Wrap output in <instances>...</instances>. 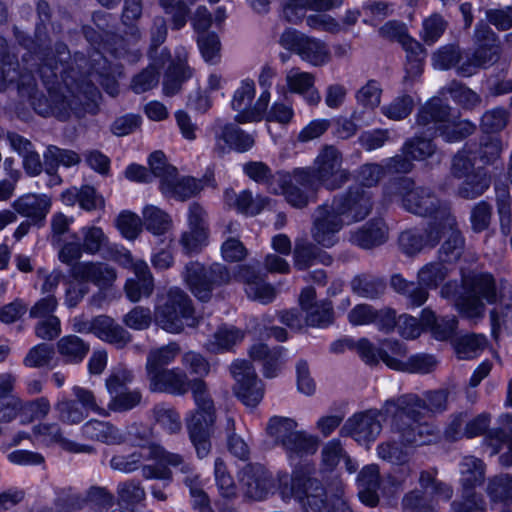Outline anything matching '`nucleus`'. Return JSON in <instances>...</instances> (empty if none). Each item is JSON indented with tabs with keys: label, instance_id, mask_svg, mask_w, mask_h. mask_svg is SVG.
<instances>
[{
	"label": "nucleus",
	"instance_id": "nucleus-1",
	"mask_svg": "<svg viewBox=\"0 0 512 512\" xmlns=\"http://www.w3.org/2000/svg\"><path fill=\"white\" fill-rule=\"evenodd\" d=\"M298 423L288 417L273 416L266 427L268 436L285 451L290 465L291 476H279L282 498L296 499L317 512H353L344 499V484L337 480L328 488L312 478L314 465L307 460L318 450L319 440L304 430H298Z\"/></svg>",
	"mask_w": 512,
	"mask_h": 512
},
{
	"label": "nucleus",
	"instance_id": "nucleus-2",
	"mask_svg": "<svg viewBox=\"0 0 512 512\" xmlns=\"http://www.w3.org/2000/svg\"><path fill=\"white\" fill-rule=\"evenodd\" d=\"M69 58V51L63 43L57 44L55 51L29 55V59L24 56L27 66L30 60L40 61L37 73L49 91V105L42 103L41 99L34 104L38 114L65 120L72 112L78 113L80 105L86 101L95 102L98 98V89L91 81L83 75L78 76L73 68L68 70L66 61Z\"/></svg>",
	"mask_w": 512,
	"mask_h": 512
},
{
	"label": "nucleus",
	"instance_id": "nucleus-3",
	"mask_svg": "<svg viewBox=\"0 0 512 512\" xmlns=\"http://www.w3.org/2000/svg\"><path fill=\"white\" fill-rule=\"evenodd\" d=\"M373 200L362 187L350 188L334 198L331 205H321L316 210L313 238L324 247L335 243V234L345 224L364 220L372 211Z\"/></svg>",
	"mask_w": 512,
	"mask_h": 512
},
{
	"label": "nucleus",
	"instance_id": "nucleus-4",
	"mask_svg": "<svg viewBox=\"0 0 512 512\" xmlns=\"http://www.w3.org/2000/svg\"><path fill=\"white\" fill-rule=\"evenodd\" d=\"M384 196L390 202L398 201L409 213L421 217H434V222H442L444 211L450 212L449 207L441 202L431 188L417 186L410 178L389 182L385 187Z\"/></svg>",
	"mask_w": 512,
	"mask_h": 512
},
{
	"label": "nucleus",
	"instance_id": "nucleus-5",
	"mask_svg": "<svg viewBox=\"0 0 512 512\" xmlns=\"http://www.w3.org/2000/svg\"><path fill=\"white\" fill-rule=\"evenodd\" d=\"M417 128L429 136L437 132L446 142H458L472 134L475 126L466 120H460L453 115L448 105L440 98H432L423 105L416 118Z\"/></svg>",
	"mask_w": 512,
	"mask_h": 512
},
{
	"label": "nucleus",
	"instance_id": "nucleus-6",
	"mask_svg": "<svg viewBox=\"0 0 512 512\" xmlns=\"http://www.w3.org/2000/svg\"><path fill=\"white\" fill-rule=\"evenodd\" d=\"M155 322L169 333H180L185 326H195L196 317L188 295L179 288L170 289L156 305Z\"/></svg>",
	"mask_w": 512,
	"mask_h": 512
},
{
	"label": "nucleus",
	"instance_id": "nucleus-7",
	"mask_svg": "<svg viewBox=\"0 0 512 512\" xmlns=\"http://www.w3.org/2000/svg\"><path fill=\"white\" fill-rule=\"evenodd\" d=\"M481 298L488 303L495 302V283L492 276L488 274L464 276L462 292L455 299V306L459 313L470 320L481 318L484 314Z\"/></svg>",
	"mask_w": 512,
	"mask_h": 512
},
{
	"label": "nucleus",
	"instance_id": "nucleus-8",
	"mask_svg": "<svg viewBox=\"0 0 512 512\" xmlns=\"http://www.w3.org/2000/svg\"><path fill=\"white\" fill-rule=\"evenodd\" d=\"M277 185L271 183L270 191L282 194L285 200L295 208H303L316 200L319 188L309 169L297 168L292 172L276 173Z\"/></svg>",
	"mask_w": 512,
	"mask_h": 512
},
{
	"label": "nucleus",
	"instance_id": "nucleus-9",
	"mask_svg": "<svg viewBox=\"0 0 512 512\" xmlns=\"http://www.w3.org/2000/svg\"><path fill=\"white\" fill-rule=\"evenodd\" d=\"M448 393L444 390L426 393L425 399L416 394H406L397 399H389L384 403V411L394 418L403 415L417 419L426 414L441 413L447 409Z\"/></svg>",
	"mask_w": 512,
	"mask_h": 512
},
{
	"label": "nucleus",
	"instance_id": "nucleus-10",
	"mask_svg": "<svg viewBox=\"0 0 512 512\" xmlns=\"http://www.w3.org/2000/svg\"><path fill=\"white\" fill-rule=\"evenodd\" d=\"M74 399L62 398L55 405L60 421L69 425L81 423L90 412L109 417V411L102 406L93 390L74 385L71 388Z\"/></svg>",
	"mask_w": 512,
	"mask_h": 512
},
{
	"label": "nucleus",
	"instance_id": "nucleus-11",
	"mask_svg": "<svg viewBox=\"0 0 512 512\" xmlns=\"http://www.w3.org/2000/svg\"><path fill=\"white\" fill-rule=\"evenodd\" d=\"M342 153L333 145L324 146L309 167L315 185L328 190L341 188L350 179V173L342 167Z\"/></svg>",
	"mask_w": 512,
	"mask_h": 512
},
{
	"label": "nucleus",
	"instance_id": "nucleus-12",
	"mask_svg": "<svg viewBox=\"0 0 512 512\" xmlns=\"http://www.w3.org/2000/svg\"><path fill=\"white\" fill-rule=\"evenodd\" d=\"M476 51L473 55L461 54L457 62V72L469 77L481 67L493 64L499 56L500 46L493 30L485 23H478L475 29Z\"/></svg>",
	"mask_w": 512,
	"mask_h": 512
},
{
	"label": "nucleus",
	"instance_id": "nucleus-13",
	"mask_svg": "<svg viewBox=\"0 0 512 512\" xmlns=\"http://www.w3.org/2000/svg\"><path fill=\"white\" fill-rule=\"evenodd\" d=\"M279 44L314 67L325 66L331 61V52L326 42L293 28H287L282 32Z\"/></svg>",
	"mask_w": 512,
	"mask_h": 512
},
{
	"label": "nucleus",
	"instance_id": "nucleus-14",
	"mask_svg": "<svg viewBox=\"0 0 512 512\" xmlns=\"http://www.w3.org/2000/svg\"><path fill=\"white\" fill-rule=\"evenodd\" d=\"M183 277L191 292L201 301L210 299L215 287L231 280L229 271L220 263L205 267L199 262H190L185 266Z\"/></svg>",
	"mask_w": 512,
	"mask_h": 512
},
{
	"label": "nucleus",
	"instance_id": "nucleus-15",
	"mask_svg": "<svg viewBox=\"0 0 512 512\" xmlns=\"http://www.w3.org/2000/svg\"><path fill=\"white\" fill-rule=\"evenodd\" d=\"M255 96V83L245 79L236 89L231 101V107L237 112L235 120L238 123L258 122L264 117L270 102V92L262 91L256 103L252 106Z\"/></svg>",
	"mask_w": 512,
	"mask_h": 512
},
{
	"label": "nucleus",
	"instance_id": "nucleus-16",
	"mask_svg": "<svg viewBox=\"0 0 512 512\" xmlns=\"http://www.w3.org/2000/svg\"><path fill=\"white\" fill-rule=\"evenodd\" d=\"M382 416L390 417L394 423V417L387 415L383 406L381 410H367L352 415L347 419L341 431L358 443L368 445L374 442L382 431L380 420Z\"/></svg>",
	"mask_w": 512,
	"mask_h": 512
},
{
	"label": "nucleus",
	"instance_id": "nucleus-17",
	"mask_svg": "<svg viewBox=\"0 0 512 512\" xmlns=\"http://www.w3.org/2000/svg\"><path fill=\"white\" fill-rule=\"evenodd\" d=\"M231 373L236 381V396L247 407L257 406L263 397V385L253 367L245 360H238L231 365Z\"/></svg>",
	"mask_w": 512,
	"mask_h": 512
},
{
	"label": "nucleus",
	"instance_id": "nucleus-18",
	"mask_svg": "<svg viewBox=\"0 0 512 512\" xmlns=\"http://www.w3.org/2000/svg\"><path fill=\"white\" fill-rule=\"evenodd\" d=\"M214 151L223 155L230 150L243 153L255 144V135L250 134L232 123L218 122L215 133Z\"/></svg>",
	"mask_w": 512,
	"mask_h": 512
},
{
	"label": "nucleus",
	"instance_id": "nucleus-19",
	"mask_svg": "<svg viewBox=\"0 0 512 512\" xmlns=\"http://www.w3.org/2000/svg\"><path fill=\"white\" fill-rule=\"evenodd\" d=\"M207 186L215 187V181L211 176L196 179L190 176L180 177L176 172L160 185V191L166 198L185 201L199 194Z\"/></svg>",
	"mask_w": 512,
	"mask_h": 512
},
{
	"label": "nucleus",
	"instance_id": "nucleus-20",
	"mask_svg": "<svg viewBox=\"0 0 512 512\" xmlns=\"http://www.w3.org/2000/svg\"><path fill=\"white\" fill-rule=\"evenodd\" d=\"M444 220L437 222L440 238L447 236L439 250V260L452 263L460 258L464 249V239L457 228L456 218L451 212L444 211Z\"/></svg>",
	"mask_w": 512,
	"mask_h": 512
},
{
	"label": "nucleus",
	"instance_id": "nucleus-21",
	"mask_svg": "<svg viewBox=\"0 0 512 512\" xmlns=\"http://www.w3.org/2000/svg\"><path fill=\"white\" fill-rule=\"evenodd\" d=\"M147 379L152 392L183 395L189 390L190 381L187 374L179 368L148 372Z\"/></svg>",
	"mask_w": 512,
	"mask_h": 512
},
{
	"label": "nucleus",
	"instance_id": "nucleus-22",
	"mask_svg": "<svg viewBox=\"0 0 512 512\" xmlns=\"http://www.w3.org/2000/svg\"><path fill=\"white\" fill-rule=\"evenodd\" d=\"M359 499L365 505L374 507L378 504L380 496L387 494L385 480L380 477L379 467L376 464L364 466L357 477Z\"/></svg>",
	"mask_w": 512,
	"mask_h": 512
},
{
	"label": "nucleus",
	"instance_id": "nucleus-23",
	"mask_svg": "<svg viewBox=\"0 0 512 512\" xmlns=\"http://www.w3.org/2000/svg\"><path fill=\"white\" fill-rule=\"evenodd\" d=\"M423 416L411 419L405 415L394 418V429L400 433V437L407 445H427L433 442L436 437L434 427L426 423H420Z\"/></svg>",
	"mask_w": 512,
	"mask_h": 512
},
{
	"label": "nucleus",
	"instance_id": "nucleus-24",
	"mask_svg": "<svg viewBox=\"0 0 512 512\" xmlns=\"http://www.w3.org/2000/svg\"><path fill=\"white\" fill-rule=\"evenodd\" d=\"M239 481L245 494L255 500L265 498L271 488V476L261 464H247L243 467Z\"/></svg>",
	"mask_w": 512,
	"mask_h": 512
},
{
	"label": "nucleus",
	"instance_id": "nucleus-25",
	"mask_svg": "<svg viewBox=\"0 0 512 512\" xmlns=\"http://www.w3.org/2000/svg\"><path fill=\"white\" fill-rule=\"evenodd\" d=\"M436 223H430L424 232L417 229L403 231L399 236L401 251L407 256H415L426 247H435L440 240V231Z\"/></svg>",
	"mask_w": 512,
	"mask_h": 512
},
{
	"label": "nucleus",
	"instance_id": "nucleus-26",
	"mask_svg": "<svg viewBox=\"0 0 512 512\" xmlns=\"http://www.w3.org/2000/svg\"><path fill=\"white\" fill-rule=\"evenodd\" d=\"M315 75L293 67L285 73L286 88L289 92L303 96L310 106H317L321 101V95L315 87Z\"/></svg>",
	"mask_w": 512,
	"mask_h": 512
},
{
	"label": "nucleus",
	"instance_id": "nucleus-27",
	"mask_svg": "<svg viewBox=\"0 0 512 512\" xmlns=\"http://www.w3.org/2000/svg\"><path fill=\"white\" fill-rule=\"evenodd\" d=\"M71 275L77 281L91 282L100 289L111 286L117 277L114 268L92 261L76 264L72 268Z\"/></svg>",
	"mask_w": 512,
	"mask_h": 512
},
{
	"label": "nucleus",
	"instance_id": "nucleus-28",
	"mask_svg": "<svg viewBox=\"0 0 512 512\" xmlns=\"http://www.w3.org/2000/svg\"><path fill=\"white\" fill-rule=\"evenodd\" d=\"M189 389L191 390L196 408L190 413L186 421L193 422L198 420L202 423H214L216 418L215 406L207 384L201 379H194L190 381Z\"/></svg>",
	"mask_w": 512,
	"mask_h": 512
},
{
	"label": "nucleus",
	"instance_id": "nucleus-29",
	"mask_svg": "<svg viewBox=\"0 0 512 512\" xmlns=\"http://www.w3.org/2000/svg\"><path fill=\"white\" fill-rule=\"evenodd\" d=\"M16 213L29 218L34 225H42L51 208V200L44 194H25L13 204Z\"/></svg>",
	"mask_w": 512,
	"mask_h": 512
},
{
	"label": "nucleus",
	"instance_id": "nucleus-30",
	"mask_svg": "<svg viewBox=\"0 0 512 512\" xmlns=\"http://www.w3.org/2000/svg\"><path fill=\"white\" fill-rule=\"evenodd\" d=\"M35 439L43 445L49 446L59 444L64 450L73 453H93L94 449L90 445L79 444L65 439L62 436L61 429L56 423H40L33 428Z\"/></svg>",
	"mask_w": 512,
	"mask_h": 512
},
{
	"label": "nucleus",
	"instance_id": "nucleus-31",
	"mask_svg": "<svg viewBox=\"0 0 512 512\" xmlns=\"http://www.w3.org/2000/svg\"><path fill=\"white\" fill-rule=\"evenodd\" d=\"M236 277L245 285L248 298L262 304L272 302L276 297V290L250 267H241Z\"/></svg>",
	"mask_w": 512,
	"mask_h": 512
},
{
	"label": "nucleus",
	"instance_id": "nucleus-32",
	"mask_svg": "<svg viewBox=\"0 0 512 512\" xmlns=\"http://www.w3.org/2000/svg\"><path fill=\"white\" fill-rule=\"evenodd\" d=\"M84 438L107 445H116L126 441L125 434L108 421L90 419L81 427Z\"/></svg>",
	"mask_w": 512,
	"mask_h": 512
},
{
	"label": "nucleus",
	"instance_id": "nucleus-33",
	"mask_svg": "<svg viewBox=\"0 0 512 512\" xmlns=\"http://www.w3.org/2000/svg\"><path fill=\"white\" fill-rule=\"evenodd\" d=\"M62 202L67 206L79 204L85 211L104 209L105 199L96 189L89 185H83L80 188L71 187L61 194Z\"/></svg>",
	"mask_w": 512,
	"mask_h": 512
},
{
	"label": "nucleus",
	"instance_id": "nucleus-34",
	"mask_svg": "<svg viewBox=\"0 0 512 512\" xmlns=\"http://www.w3.org/2000/svg\"><path fill=\"white\" fill-rule=\"evenodd\" d=\"M224 200L228 206L248 216L259 214L269 204L268 197L262 195L254 197L249 190H243L237 194L234 190L227 189L224 192Z\"/></svg>",
	"mask_w": 512,
	"mask_h": 512
},
{
	"label": "nucleus",
	"instance_id": "nucleus-35",
	"mask_svg": "<svg viewBox=\"0 0 512 512\" xmlns=\"http://www.w3.org/2000/svg\"><path fill=\"white\" fill-rule=\"evenodd\" d=\"M94 335L118 348L124 347L131 341L130 333L107 315L94 318Z\"/></svg>",
	"mask_w": 512,
	"mask_h": 512
},
{
	"label": "nucleus",
	"instance_id": "nucleus-36",
	"mask_svg": "<svg viewBox=\"0 0 512 512\" xmlns=\"http://www.w3.org/2000/svg\"><path fill=\"white\" fill-rule=\"evenodd\" d=\"M387 237L386 225L382 220L376 219L352 231L350 241L361 248L371 249L385 243Z\"/></svg>",
	"mask_w": 512,
	"mask_h": 512
},
{
	"label": "nucleus",
	"instance_id": "nucleus-37",
	"mask_svg": "<svg viewBox=\"0 0 512 512\" xmlns=\"http://www.w3.org/2000/svg\"><path fill=\"white\" fill-rule=\"evenodd\" d=\"M136 279H129L125 285L126 295L132 302L139 301L142 297L149 296L153 291V278L148 264L143 260H137L134 264Z\"/></svg>",
	"mask_w": 512,
	"mask_h": 512
},
{
	"label": "nucleus",
	"instance_id": "nucleus-38",
	"mask_svg": "<svg viewBox=\"0 0 512 512\" xmlns=\"http://www.w3.org/2000/svg\"><path fill=\"white\" fill-rule=\"evenodd\" d=\"M459 471L463 496L469 497L470 493H475L474 488L484 480V463L474 456H465L459 464Z\"/></svg>",
	"mask_w": 512,
	"mask_h": 512
},
{
	"label": "nucleus",
	"instance_id": "nucleus-39",
	"mask_svg": "<svg viewBox=\"0 0 512 512\" xmlns=\"http://www.w3.org/2000/svg\"><path fill=\"white\" fill-rule=\"evenodd\" d=\"M282 347L270 349L264 343H257L251 346L249 355L254 361L262 364L263 374L267 378L277 376L282 366Z\"/></svg>",
	"mask_w": 512,
	"mask_h": 512
},
{
	"label": "nucleus",
	"instance_id": "nucleus-40",
	"mask_svg": "<svg viewBox=\"0 0 512 512\" xmlns=\"http://www.w3.org/2000/svg\"><path fill=\"white\" fill-rule=\"evenodd\" d=\"M382 361L391 369L410 373H429L436 366L431 355H414L406 360L391 357L387 351L382 354Z\"/></svg>",
	"mask_w": 512,
	"mask_h": 512
},
{
	"label": "nucleus",
	"instance_id": "nucleus-41",
	"mask_svg": "<svg viewBox=\"0 0 512 512\" xmlns=\"http://www.w3.org/2000/svg\"><path fill=\"white\" fill-rule=\"evenodd\" d=\"M142 223L155 236H163L173 226L171 216L161 208L147 204L142 209Z\"/></svg>",
	"mask_w": 512,
	"mask_h": 512
},
{
	"label": "nucleus",
	"instance_id": "nucleus-42",
	"mask_svg": "<svg viewBox=\"0 0 512 512\" xmlns=\"http://www.w3.org/2000/svg\"><path fill=\"white\" fill-rule=\"evenodd\" d=\"M462 179L457 188V194L464 199H475L481 196L491 183L490 176L484 169H477Z\"/></svg>",
	"mask_w": 512,
	"mask_h": 512
},
{
	"label": "nucleus",
	"instance_id": "nucleus-43",
	"mask_svg": "<svg viewBox=\"0 0 512 512\" xmlns=\"http://www.w3.org/2000/svg\"><path fill=\"white\" fill-rule=\"evenodd\" d=\"M170 60V54L166 50L161 52V63L154 61L145 70L134 76L131 88L135 93H143L154 88L159 81V69Z\"/></svg>",
	"mask_w": 512,
	"mask_h": 512
},
{
	"label": "nucleus",
	"instance_id": "nucleus-44",
	"mask_svg": "<svg viewBox=\"0 0 512 512\" xmlns=\"http://www.w3.org/2000/svg\"><path fill=\"white\" fill-rule=\"evenodd\" d=\"M59 354L67 363H80L89 352L90 346L76 335H67L57 342Z\"/></svg>",
	"mask_w": 512,
	"mask_h": 512
},
{
	"label": "nucleus",
	"instance_id": "nucleus-45",
	"mask_svg": "<svg viewBox=\"0 0 512 512\" xmlns=\"http://www.w3.org/2000/svg\"><path fill=\"white\" fill-rule=\"evenodd\" d=\"M392 288L399 294L404 295L411 307H420L428 299L429 292L419 284L404 279L401 275H394L391 278Z\"/></svg>",
	"mask_w": 512,
	"mask_h": 512
},
{
	"label": "nucleus",
	"instance_id": "nucleus-46",
	"mask_svg": "<svg viewBox=\"0 0 512 512\" xmlns=\"http://www.w3.org/2000/svg\"><path fill=\"white\" fill-rule=\"evenodd\" d=\"M155 423L167 434H178L182 430L180 414L171 405L160 403L152 409Z\"/></svg>",
	"mask_w": 512,
	"mask_h": 512
},
{
	"label": "nucleus",
	"instance_id": "nucleus-47",
	"mask_svg": "<svg viewBox=\"0 0 512 512\" xmlns=\"http://www.w3.org/2000/svg\"><path fill=\"white\" fill-rule=\"evenodd\" d=\"M449 275V269L441 260L430 262L422 266L417 273V281L420 287L428 291L435 289Z\"/></svg>",
	"mask_w": 512,
	"mask_h": 512
},
{
	"label": "nucleus",
	"instance_id": "nucleus-48",
	"mask_svg": "<svg viewBox=\"0 0 512 512\" xmlns=\"http://www.w3.org/2000/svg\"><path fill=\"white\" fill-rule=\"evenodd\" d=\"M181 352L176 342H171L149 351L146 362V373L165 369L164 366L171 364Z\"/></svg>",
	"mask_w": 512,
	"mask_h": 512
},
{
	"label": "nucleus",
	"instance_id": "nucleus-49",
	"mask_svg": "<svg viewBox=\"0 0 512 512\" xmlns=\"http://www.w3.org/2000/svg\"><path fill=\"white\" fill-rule=\"evenodd\" d=\"M213 425L214 423H202L198 420L187 422L189 437L199 458L206 457L210 452L211 444L209 438L213 431Z\"/></svg>",
	"mask_w": 512,
	"mask_h": 512
},
{
	"label": "nucleus",
	"instance_id": "nucleus-50",
	"mask_svg": "<svg viewBox=\"0 0 512 512\" xmlns=\"http://www.w3.org/2000/svg\"><path fill=\"white\" fill-rule=\"evenodd\" d=\"M325 264H329L331 259L326 254H321L318 249L305 240H297L294 248V265L299 270H304L313 265L317 259Z\"/></svg>",
	"mask_w": 512,
	"mask_h": 512
},
{
	"label": "nucleus",
	"instance_id": "nucleus-51",
	"mask_svg": "<svg viewBox=\"0 0 512 512\" xmlns=\"http://www.w3.org/2000/svg\"><path fill=\"white\" fill-rule=\"evenodd\" d=\"M415 127L417 125L415 124ZM416 136L407 140L402 148V153L409 155L413 160H424L432 156L435 152V145L432 143L431 138L427 133H421L416 128Z\"/></svg>",
	"mask_w": 512,
	"mask_h": 512
},
{
	"label": "nucleus",
	"instance_id": "nucleus-52",
	"mask_svg": "<svg viewBox=\"0 0 512 512\" xmlns=\"http://www.w3.org/2000/svg\"><path fill=\"white\" fill-rule=\"evenodd\" d=\"M148 450V457L150 459L161 461L169 466L177 468L182 474L185 475V477H192L193 475H196L191 464L186 461L182 455L169 452L159 444H150Z\"/></svg>",
	"mask_w": 512,
	"mask_h": 512
},
{
	"label": "nucleus",
	"instance_id": "nucleus-53",
	"mask_svg": "<svg viewBox=\"0 0 512 512\" xmlns=\"http://www.w3.org/2000/svg\"><path fill=\"white\" fill-rule=\"evenodd\" d=\"M244 333L233 326H222L213 335L207 344V350L211 352H220L231 349L234 345L241 342Z\"/></svg>",
	"mask_w": 512,
	"mask_h": 512
},
{
	"label": "nucleus",
	"instance_id": "nucleus-54",
	"mask_svg": "<svg viewBox=\"0 0 512 512\" xmlns=\"http://www.w3.org/2000/svg\"><path fill=\"white\" fill-rule=\"evenodd\" d=\"M84 253L95 255L109 244L108 236L103 229L95 225H86L79 230Z\"/></svg>",
	"mask_w": 512,
	"mask_h": 512
},
{
	"label": "nucleus",
	"instance_id": "nucleus-55",
	"mask_svg": "<svg viewBox=\"0 0 512 512\" xmlns=\"http://www.w3.org/2000/svg\"><path fill=\"white\" fill-rule=\"evenodd\" d=\"M379 32L383 37L397 40L405 51L418 53L420 50V43L411 38L405 26L399 22L389 21L380 28Z\"/></svg>",
	"mask_w": 512,
	"mask_h": 512
},
{
	"label": "nucleus",
	"instance_id": "nucleus-56",
	"mask_svg": "<svg viewBox=\"0 0 512 512\" xmlns=\"http://www.w3.org/2000/svg\"><path fill=\"white\" fill-rule=\"evenodd\" d=\"M382 86L375 80L370 79L355 92V100L365 110H375L381 104Z\"/></svg>",
	"mask_w": 512,
	"mask_h": 512
},
{
	"label": "nucleus",
	"instance_id": "nucleus-57",
	"mask_svg": "<svg viewBox=\"0 0 512 512\" xmlns=\"http://www.w3.org/2000/svg\"><path fill=\"white\" fill-rule=\"evenodd\" d=\"M43 156L48 172L54 171L59 165L71 167L80 162V157L76 152L54 145L48 146Z\"/></svg>",
	"mask_w": 512,
	"mask_h": 512
},
{
	"label": "nucleus",
	"instance_id": "nucleus-58",
	"mask_svg": "<svg viewBox=\"0 0 512 512\" xmlns=\"http://www.w3.org/2000/svg\"><path fill=\"white\" fill-rule=\"evenodd\" d=\"M192 76V71L188 65L179 61L169 66L163 81V91L167 96L176 94L183 81Z\"/></svg>",
	"mask_w": 512,
	"mask_h": 512
},
{
	"label": "nucleus",
	"instance_id": "nucleus-59",
	"mask_svg": "<svg viewBox=\"0 0 512 512\" xmlns=\"http://www.w3.org/2000/svg\"><path fill=\"white\" fill-rule=\"evenodd\" d=\"M142 394L138 389L121 390L110 395L106 410L111 412H126L132 410L140 404Z\"/></svg>",
	"mask_w": 512,
	"mask_h": 512
},
{
	"label": "nucleus",
	"instance_id": "nucleus-60",
	"mask_svg": "<svg viewBox=\"0 0 512 512\" xmlns=\"http://www.w3.org/2000/svg\"><path fill=\"white\" fill-rule=\"evenodd\" d=\"M486 345L487 339L483 334H468L458 340L455 350L459 358L472 359L477 357Z\"/></svg>",
	"mask_w": 512,
	"mask_h": 512
},
{
	"label": "nucleus",
	"instance_id": "nucleus-61",
	"mask_svg": "<svg viewBox=\"0 0 512 512\" xmlns=\"http://www.w3.org/2000/svg\"><path fill=\"white\" fill-rule=\"evenodd\" d=\"M491 454L502 453L500 462L504 466L512 465V438L509 433L502 430L491 431L488 436Z\"/></svg>",
	"mask_w": 512,
	"mask_h": 512
},
{
	"label": "nucleus",
	"instance_id": "nucleus-62",
	"mask_svg": "<svg viewBox=\"0 0 512 512\" xmlns=\"http://www.w3.org/2000/svg\"><path fill=\"white\" fill-rule=\"evenodd\" d=\"M447 21L438 13H433L424 18L420 32L421 39L427 45H433L444 34L447 28Z\"/></svg>",
	"mask_w": 512,
	"mask_h": 512
},
{
	"label": "nucleus",
	"instance_id": "nucleus-63",
	"mask_svg": "<svg viewBox=\"0 0 512 512\" xmlns=\"http://www.w3.org/2000/svg\"><path fill=\"white\" fill-rule=\"evenodd\" d=\"M487 494L494 503L512 505V478L506 475L491 479L487 486Z\"/></svg>",
	"mask_w": 512,
	"mask_h": 512
},
{
	"label": "nucleus",
	"instance_id": "nucleus-64",
	"mask_svg": "<svg viewBox=\"0 0 512 512\" xmlns=\"http://www.w3.org/2000/svg\"><path fill=\"white\" fill-rule=\"evenodd\" d=\"M379 458L392 464L403 465L411 455L410 449L405 445H400L396 441H385L377 446Z\"/></svg>",
	"mask_w": 512,
	"mask_h": 512
}]
</instances>
